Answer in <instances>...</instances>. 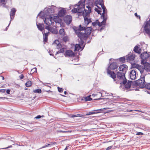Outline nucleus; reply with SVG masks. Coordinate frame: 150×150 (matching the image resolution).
Returning a JSON list of instances; mask_svg holds the SVG:
<instances>
[{
    "instance_id": "41",
    "label": "nucleus",
    "mask_w": 150,
    "mask_h": 150,
    "mask_svg": "<svg viewBox=\"0 0 150 150\" xmlns=\"http://www.w3.org/2000/svg\"><path fill=\"white\" fill-rule=\"evenodd\" d=\"M92 24L93 26H95L96 25H98V23L97 21V20L94 22L92 23Z\"/></svg>"
},
{
    "instance_id": "42",
    "label": "nucleus",
    "mask_w": 150,
    "mask_h": 150,
    "mask_svg": "<svg viewBox=\"0 0 150 150\" xmlns=\"http://www.w3.org/2000/svg\"><path fill=\"white\" fill-rule=\"evenodd\" d=\"M102 98H101V97H99L98 96H96V98L94 99L95 100H98L102 99Z\"/></svg>"
},
{
    "instance_id": "46",
    "label": "nucleus",
    "mask_w": 150,
    "mask_h": 150,
    "mask_svg": "<svg viewBox=\"0 0 150 150\" xmlns=\"http://www.w3.org/2000/svg\"><path fill=\"white\" fill-rule=\"evenodd\" d=\"M134 15L137 17V18H139V19L140 18V16L138 15L137 13H136L134 14Z\"/></svg>"
},
{
    "instance_id": "52",
    "label": "nucleus",
    "mask_w": 150,
    "mask_h": 150,
    "mask_svg": "<svg viewBox=\"0 0 150 150\" xmlns=\"http://www.w3.org/2000/svg\"><path fill=\"white\" fill-rule=\"evenodd\" d=\"M108 109V108H103L100 109L99 110H103L107 109Z\"/></svg>"
},
{
    "instance_id": "39",
    "label": "nucleus",
    "mask_w": 150,
    "mask_h": 150,
    "mask_svg": "<svg viewBox=\"0 0 150 150\" xmlns=\"http://www.w3.org/2000/svg\"><path fill=\"white\" fill-rule=\"evenodd\" d=\"M95 113H96L94 111H91V112H89L87 113L86 114V115H91Z\"/></svg>"
},
{
    "instance_id": "64",
    "label": "nucleus",
    "mask_w": 150,
    "mask_h": 150,
    "mask_svg": "<svg viewBox=\"0 0 150 150\" xmlns=\"http://www.w3.org/2000/svg\"><path fill=\"white\" fill-rule=\"evenodd\" d=\"M132 110H129V112H131L132 111Z\"/></svg>"
},
{
    "instance_id": "3",
    "label": "nucleus",
    "mask_w": 150,
    "mask_h": 150,
    "mask_svg": "<svg viewBox=\"0 0 150 150\" xmlns=\"http://www.w3.org/2000/svg\"><path fill=\"white\" fill-rule=\"evenodd\" d=\"M49 8H45L44 10V15L45 16L44 20L45 23L47 25L53 24L54 25V22L56 23H60L62 20L58 16H54L53 18L52 17L53 14L57 8L55 6L52 5L49 6Z\"/></svg>"
},
{
    "instance_id": "14",
    "label": "nucleus",
    "mask_w": 150,
    "mask_h": 150,
    "mask_svg": "<svg viewBox=\"0 0 150 150\" xmlns=\"http://www.w3.org/2000/svg\"><path fill=\"white\" fill-rule=\"evenodd\" d=\"M66 57H72L75 55V53L72 51L70 50H67L64 54Z\"/></svg>"
},
{
    "instance_id": "44",
    "label": "nucleus",
    "mask_w": 150,
    "mask_h": 150,
    "mask_svg": "<svg viewBox=\"0 0 150 150\" xmlns=\"http://www.w3.org/2000/svg\"><path fill=\"white\" fill-rule=\"evenodd\" d=\"M143 134L142 132H137L136 134V135H143Z\"/></svg>"
},
{
    "instance_id": "22",
    "label": "nucleus",
    "mask_w": 150,
    "mask_h": 150,
    "mask_svg": "<svg viewBox=\"0 0 150 150\" xmlns=\"http://www.w3.org/2000/svg\"><path fill=\"white\" fill-rule=\"evenodd\" d=\"M36 25L39 30L41 31H43V30L44 28V25L43 24L40 23L38 24L37 23H36Z\"/></svg>"
},
{
    "instance_id": "26",
    "label": "nucleus",
    "mask_w": 150,
    "mask_h": 150,
    "mask_svg": "<svg viewBox=\"0 0 150 150\" xmlns=\"http://www.w3.org/2000/svg\"><path fill=\"white\" fill-rule=\"evenodd\" d=\"M97 21L98 23V25L100 27L104 25L106 23V22L103 21L100 22L98 20H97Z\"/></svg>"
},
{
    "instance_id": "29",
    "label": "nucleus",
    "mask_w": 150,
    "mask_h": 150,
    "mask_svg": "<svg viewBox=\"0 0 150 150\" xmlns=\"http://www.w3.org/2000/svg\"><path fill=\"white\" fill-rule=\"evenodd\" d=\"M98 8L96 7L95 8L94 10L96 11L97 12L98 14H101V12H102V9L100 7H99V6L98 7Z\"/></svg>"
},
{
    "instance_id": "60",
    "label": "nucleus",
    "mask_w": 150,
    "mask_h": 150,
    "mask_svg": "<svg viewBox=\"0 0 150 150\" xmlns=\"http://www.w3.org/2000/svg\"><path fill=\"white\" fill-rule=\"evenodd\" d=\"M102 54V53H101V52H99L98 53V55H100L101 54Z\"/></svg>"
},
{
    "instance_id": "25",
    "label": "nucleus",
    "mask_w": 150,
    "mask_h": 150,
    "mask_svg": "<svg viewBox=\"0 0 150 150\" xmlns=\"http://www.w3.org/2000/svg\"><path fill=\"white\" fill-rule=\"evenodd\" d=\"M103 93H102L101 92H97L96 94H93L92 95V96H93L94 97H96V96H98L99 97H103Z\"/></svg>"
},
{
    "instance_id": "5",
    "label": "nucleus",
    "mask_w": 150,
    "mask_h": 150,
    "mask_svg": "<svg viewBox=\"0 0 150 150\" xmlns=\"http://www.w3.org/2000/svg\"><path fill=\"white\" fill-rule=\"evenodd\" d=\"M143 28L144 34H147L150 36V19L144 23Z\"/></svg>"
},
{
    "instance_id": "12",
    "label": "nucleus",
    "mask_w": 150,
    "mask_h": 150,
    "mask_svg": "<svg viewBox=\"0 0 150 150\" xmlns=\"http://www.w3.org/2000/svg\"><path fill=\"white\" fill-rule=\"evenodd\" d=\"M132 67L133 68H135V69H137L139 70L141 74H142L143 73L144 71V69L143 67L142 66L138 64H134L133 65Z\"/></svg>"
},
{
    "instance_id": "34",
    "label": "nucleus",
    "mask_w": 150,
    "mask_h": 150,
    "mask_svg": "<svg viewBox=\"0 0 150 150\" xmlns=\"http://www.w3.org/2000/svg\"><path fill=\"white\" fill-rule=\"evenodd\" d=\"M32 85V82L31 81H28L25 84L26 86L27 87L30 86Z\"/></svg>"
},
{
    "instance_id": "21",
    "label": "nucleus",
    "mask_w": 150,
    "mask_h": 150,
    "mask_svg": "<svg viewBox=\"0 0 150 150\" xmlns=\"http://www.w3.org/2000/svg\"><path fill=\"white\" fill-rule=\"evenodd\" d=\"M42 33L43 35L44 41L45 42H47V41L48 36L50 33L49 32L47 33H45V31H44L42 32Z\"/></svg>"
},
{
    "instance_id": "7",
    "label": "nucleus",
    "mask_w": 150,
    "mask_h": 150,
    "mask_svg": "<svg viewBox=\"0 0 150 150\" xmlns=\"http://www.w3.org/2000/svg\"><path fill=\"white\" fill-rule=\"evenodd\" d=\"M54 23V25L52 24L46 26L45 27V29L49 31L50 32L53 34H57L58 33V31H57L56 27H55L56 25V23Z\"/></svg>"
},
{
    "instance_id": "30",
    "label": "nucleus",
    "mask_w": 150,
    "mask_h": 150,
    "mask_svg": "<svg viewBox=\"0 0 150 150\" xmlns=\"http://www.w3.org/2000/svg\"><path fill=\"white\" fill-rule=\"evenodd\" d=\"M82 116V115L80 114H78L76 115H69V117L70 118H74L76 117H81Z\"/></svg>"
},
{
    "instance_id": "63",
    "label": "nucleus",
    "mask_w": 150,
    "mask_h": 150,
    "mask_svg": "<svg viewBox=\"0 0 150 150\" xmlns=\"http://www.w3.org/2000/svg\"><path fill=\"white\" fill-rule=\"evenodd\" d=\"M50 55L51 56H53V55H54L53 54H50Z\"/></svg>"
},
{
    "instance_id": "58",
    "label": "nucleus",
    "mask_w": 150,
    "mask_h": 150,
    "mask_svg": "<svg viewBox=\"0 0 150 150\" xmlns=\"http://www.w3.org/2000/svg\"><path fill=\"white\" fill-rule=\"evenodd\" d=\"M64 94L66 95L67 94V92L66 91H65L64 92Z\"/></svg>"
},
{
    "instance_id": "19",
    "label": "nucleus",
    "mask_w": 150,
    "mask_h": 150,
    "mask_svg": "<svg viewBox=\"0 0 150 150\" xmlns=\"http://www.w3.org/2000/svg\"><path fill=\"white\" fill-rule=\"evenodd\" d=\"M61 8L62 9L59 11L58 15L59 17H62L63 16L65 15L66 13V11L62 8Z\"/></svg>"
},
{
    "instance_id": "35",
    "label": "nucleus",
    "mask_w": 150,
    "mask_h": 150,
    "mask_svg": "<svg viewBox=\"0 0 150 150\" xmlns=\"http://www.w3.org/2000/svg\"><path fill=\"white\" fill-rule=\"evenodd\" d=\"M7 0H0V4H2L3 5V6H4L6 4Z\"/></svg>"
},
{
    "instance_id": "23",
    "label": "nucleus",
    "mask_w": 150,
    "mask_h": 150,
    "mask_svg": "<svg viewBox=\"0 0 150 150\" xmlns=\"http://www.w3.org/2000/svg\"><path fill=\"white\" fill-rule=\"evenodd\" d=\"M144 69L148 71L150 69V64L149 63H145L144 65Z\"/></svg>"
},
{
    "instance_id": "47",
    "label": "nucleus",
    "mask_w": 150,
    "mask_h": 150,
    "mask_svg": "<svg viewBox=\"0 0 150 150\" xmlns=\"http://www.w3.org/2000/svg\"><path fill=\"white\" fill-rule=\"evenodd\" d=\"M5 89H0V92L4 93L5 92Z\"/></svg>"
},
{
    "instance_id": "57",
    "label": "nucleus",
    "mask_w": 150,
    "mask_h": 150,
    "mask_svg": "<svg viewBox=\"0 0 150 150\" xmlns=\"http://www.w3.org/2000/svg\"><path fill=\"white\" fill-rule=\"evenodd\" d=\"M69 147V146H66L64 150H67L68 149V147Z\"/></svg>"
},
{
    "instance_id": "10",
    "label": "nucleus",
    "mask_w": 150,
    "mask_h": 150,
    "mask_svg": "<svg viewBox=\"0 0 150 150\" xmlns=\"http://www.w3.org/2000/svg\"><path fill=\"white\" fill-rule=\"evenodd\" d=\"M128 67L127 65L123 64L120 65L118 69L121 73H123L125 74L127 70Z\"/></svg>"
},
{
    "instance_id": "16",
    "label": "nucleus",
    "mask_w": 150,
    "mask_h": 150,
    "mask_svg": "<svg viewBox=\"0 0 150 150\" xmlns=\"http://www.w3.org/2000/svg\"><path fill=\"white\" fill-rule=\"evenodd\" d=\"M140 46L139 45L136 46L134 48L133 51L136 53L140 54L142 52V50Z\"/></svg>"
},
{
    "instance_id": "56",
    "label": "nucleus",
    "mask_w": 150,
    "mask_h": 150,
    "mask_svg": "<svg viewBox=\"0 0 150 150\" xmlns=\"http://www.w3.org/2000/svg\"><path fill=\"white\" fill-rule=\"evenodd\" d=\"M32 70H34V72H35L37 71V69L36 68H34L32 69Z\"/></svg>"
},
{
    "instance_id": "45",
    "label": "nucleus",
    "mask_w": 150,
    "mask_h": 150,
    "mask_svg": "<svg viewBox=\"0 0 150 150\" xmlns=\"http://www.w3.org/2000/svg\"><path fill=\"white\" fill-rule=\"evenodd\" d=\"M50 145H51L50 144H47V145H45V146H42V148H45V147H47L49 146Z\"/></svg>"
},
{
    "instance_id": "13",
    "label": "nucleus",
    "mask_w": 150,
    "mask_h": 150,
    "mask_svg": "<svg viewBox=\"0 0 150 150\" xmlns=\"http://www.w3.org/2000/svg\"><path fill=\"white\" fill-rule=\"evenodd\" d=\"M135 57V55L134 54H132L131 52H130L128 55L127 56L126 59L127 62H130L133 61L134 60Z\"/></svg>"
},
{
    "instance_id": "33",
    "label": "nucleus",
    "mask_w": 150,
    "mask_h": 150,
    "mask_svg": "<svg viewBox=\"0 0 150 150\" xmlns=\"http://www.w3.org/2000/svg\"><path fill=\"white\" fill-rule=\"evenodd\" d=\"M33 92L35 93H42V90L38 88L34 90Z\"/></svg>"
},
{
    "instance_id": "50",
    "label": "nucleus",
    "mask_w": 150,
    "mask_h": 150,
    "mask_svg": "<svg viewBox=\"0 0 150 150\" xmlns=\"http://www.w3.org/2000/svg\"><path fill=\"white\" fill-rule=\"evenodd\" d=\"M41 117V116L40 115H38L35 118H36V119H39V118H40Z\"/></svg>"
},
{
    "instance_id": "37",
    "label": "nucleus",
    "mask_w": 150,
    "mask_h": 150,
    "mask_svg": "<svg viewBox=\"0 0 150 150\" xmlns=\"http://www.w3.org/2000/svg\"><path fill=\"white\" fill-rule=\"evenodd\" d=\"M120 61L122 63H124L125 61V59L124 57H122L119 58Z\"/></svg>"
},
{
    "instance_id": "36",
    "label": "nucleus",
    "mask_w": 150,
    "mask_h": 150,
    "mask_svg": "<svg viewBox=\"0 0 150 150\" xmlns=\"http://www.w3.org/2000/svg\"><path fill=\"white\" fill-rule=\"evenodd\" d=\"M59 34L62 35H63L64 34V30L63 28L60 29L59 31Z\"/></svg>"
},
{
    "instance_id": "9",
    "label": "nucleus",
    "mask_w": 150,
    "mask_h": 150,
    "mask_svg": "<svg viewBox=\"0 0 150 150\" xmlns=\"http://www.w3.org/2000/svg\"><path fill=\"white\" fill-rule=\"evenodd\" d=\"M81 40V43L80 44H76L75 46L74 51H82L84 48L85 47V45H83L84 42L82 40V39H80Z\"/></svg>"
},
{
    "instance_id": "54",
    "label": "nucleus",
    "mask_w": 150,
    "mask_h": 150,
    "mask_svg": "<svg viewBox=\"0 0 150 150\" xmlns=\"http://www.w3.org/2000/svg\"><path fill=\"white\" fill-rule=\"evenodd\" d=\"M12 147V145H10V146H9L8 147L4 148V149H7V148H10L11 147Z\"/></svg>"
},
{
    "instance_id": "49",
    "label": "nucleus",
    "mask_w": 150,
    "mask_h": 150,
    "mask_svg": "<svg viewBox=\"0 0 150 150\" xmlns=\"http://www.w3.org/2000/svg\"><path fill=\"white\" fill-rule=\"evenodd\" d=\"M10 90L8 89L6 90V92L8 94H10Z\"/></svg>"
},
{
    "instance_id": "20",
    "label": "nucleus",
    "mask_w": 150,
    "mask_h": 150,
    "mask_svg": "<svg viewBox=\"0 0 150 150\" xmlns=\"http://www.w3.org/2000/svg\"><path fill=\"white\" fill-rule=\"evenodd\" d=\"M104 4L103 0H96L95 3H94V6L95 5L97 7H98V5L101 6Z\"/></svg>"
},
{
    "instance_id": "11",
    "label": "nucleus",
    "mask_w": 150,
    "mask_h": 150,
    "mask_svg": "<svg viewBox=\"0 0 150 150\" xmlns=\"http://www.w3.org/2000/svg\"><path fill=\"white\" fill-rule=\"evenodd\" d=\"M137 70L136 69L132 70L130 72L129 76L130 79L132 80H134L137 77Z\"/></svg>"
},
{
    "instance_id": "2",
    "label": "nucleus",
    "mask_w": 150,
    "mask_h": 150,
    "mask_svg": "<svg viewBox=\"0 0 150 150\" xmlns=\"http://www.w3.org/2000/svg\"><path fill=\"white\" fill-rule=\"evenodd\" d=\"M107 73L117 84L120 83L121 86L124 87L126 89L130 88L132 81H127V80L125 77V74L118 71L116 74L114 71L109 70L108 68L107 69Z\"/></svg>"
},
{
    "instance_id": "31",
    "label": "nucleus",
    "mask_w": 150,
    "mask_h": 150,
    "mask_svg": "<svg viewBox=\"0 0 150 150\" xmlns=\"http://www.w3.org/2000/svg\"><path fill=\"white\" fill-rule=\"evenodd\" d=\"M65 49L64 48H62L60 49L57 52L56 54H57L60 53H63L65 51Z\"/></svg>"
},
{
    "instance_id": "53",
    "label": "nucleus",
    "mask_w": 150,
    "mask_h": 150,
    "mask_svg": "<svg viewBox=\"0 0 150 150\" xmlns=\"http://www.w3.org/2000/svg\"><path fill=\"white\" fill-rule=\"evenodd\" d=\"M11 20L10 21V23H9L8 25L6 27V30H7V29L8 28V26H9L10 23H11Z\"/></svg>"
},
{
    "instance_id": "61",
    "label": "nucleus",
    "mask_w": 150,
    "mask_h": 150,
    "mask_svg": "<svg viewBox=\"0 0 150 150\" xmlns=\"http://www.w3.org/2000/svg\"><path fill=\"white\" fill-rule=\"evenodd\" d=\"M5 98V97H4V98L0 97V98Z\"/></svg>"
},
{
    "instance_id": "8",
    "label": "nucleus",
    "mask_w": 150,
    "mask_h": 150,
    "mask_svg": "<svg viewBox=\"0 0 150 150\" xmlns=\"http://www.w3.org/2000/svg\"><path fill=\"white\" fill-rule=\"evenodd\" d=\"M113 60H114V59H110V64L109 67L107 68V70L108 68L109 70L110 71V69L111 70H115L117 69V64L116 62H112Z\"/></svg>"
},
{
    "instance_id": "40",
    "label": "nucleus",
    "mask_w": 150,
    "mask_h": 150,
    "mask_svg": "<svg viewBox=\"0 0 150 150\" xmlns=\"http://www.w3.org/2000/svg\"><path fill=\"white\" fill-rule=\"evenodd\" d=\"M63 40L65 42H66L68 41V38L67 36H64L63 38Z\"/></svg>"
},
{
    "instance_id": "55",
    "label": "nucleus",
    "mask_w": 150,
    "mask_h": 150,
    "mask_svg": "<svg viewBox=\"0 0 150 150\" xmlns=\"http://www.w3.org/2000/svg\"><path fill=\"white\" fill-rule=\"evenodd\" d=\"M113 110H108L107 111V112H112V111Z\"/></svg>"
},
{
    "instance_id": "51",
    "label": "nucleus",
    "mask_w": 150,
    "mask_h": 150,
    "mask_svg": "<svg viewBox=\"0 0 150 150\" xmlns=\"http://www.w3.org/2000/svg\"><path fill=\"white\" fill-rule=\"evenodd\" d=\"M112 148V146H109L108 147H107L106 149V150H109L110 149Z\"/></svg>"
},
{
    "instance_id": "62",
    "label": "nucleus",
    "mask_w": 150,
    "mask_h": 150,
    "mask_svg": "<svg viewBox=\"0 0 150 150\" xmlns=\"http://www.w3.org/2000/svg\"><path fill=\"white\" fill-rule=\"evenodd\" d=\"M40 13H41V12H40V13H39L38 14V16H39L40 15Z\"/></svg>"
},
{
    "instance_id": "17",
    "label": "nucleus",
    "mask_w": 150,
    "mask_h": 150,
    "mask_svg": "<svg viewBox=\"0 0 150 150\" xmlns=\"http://www.w3.org/2000/svg\"><path fill=\"white\" fill-rule=\"evenodd\" d=\"M140 55L141 58L143 60L147 59L150 56L149 54L147 52L142 53Z\"/></svg>"
},
{
    "instance_id": "15",
    "label": "nucleus",
    "mask_w": 150,
    "mask_h": 150,
    "mask_svg": "<svg viewBox=\"0 0 150 150\" xmlns=\"http://www.w3.org/2000/svg\"><path fill=\"white\" fill-rule=\"evenodd\" d=\"M72 17L71 16L67 15L64 18V22L67 24H69L72 21Z\"/></svg>"
},
{
    "instance_id": "24",
    "label": "nucleus",
    "mask_w": 150,
    "mask_h": 150,
    "mask_svg": "<svg viewBox=\"0 0 150 150\" xmlns=\"http://www.w3.org/2000/svg\"><path fill=\"white\" fill-rule=\"evenodd\" d=\"M108 16L107 13L104 14L103 15V14H102V15L101 16V18L103 19V21L106 22V21L108 19Z\"/></svg>"
},
{
    "instance_id": "38",
    "label": "nucleus",
    "mask_w": 150,
    "mask_h": 150,
    "mask_svg": "<svg viewBox=\"0 0 150 150\" xmlns=\"http://www.w3.org/2000/svg\"><path fill=\"white\" fill-rule=\"evenodd\" d=\"M144 87L150 90V83H147L146 85L145 84Z\"/></svg>"
},
{
    "instance_id": "28",
    "label": "nucleus",
    "mask_w": 150,
    "mask_h": 150,
    "mask_svg": "<svg viewBox=\"0 0 150 150\" xmlns=\"http://www.w3.org/2000/svg\"><path fill=\"white\" fill-rule=\"evenodd\" d=\"M100 6L101 7V8H102V9L103 11V12L102 14L103 15L104 14L107 13V11L105 6H104V4L101 6Z\"/></svg>"
},
{
    "instance_id": "6",
    "label": "nucleus",
    "mask_w": 150,
    "mask_h": 150,
    "mask_svg": "<svg viewBox=\"0 0 150 150\" xmlns=\"http://www.w3.org/2000/svg\"><path fill=\"white\" fill-rule=\"evenodd\" d=\"M145 82L144 76H143L139 79L134 81V84L136 86H139L140 88H143L145 86Z\"/></svg>"
},
{
    "instance_id": "1",
    "label": "nucleus",
    "mask_w": 150,
    "mask_h": 150,
    "mask_svg": "<svg viewBox=\"0 0 150 150\" xmlns=\"http://www.w3.org/2000/svg\"><path fill=\"white\" fill-rule=\"evenodd\" d=\"M85 1L80 0L77 4L74 5L75 7L76 6L77 8H74L71 10L72 12L74 13H80L83 12V16L84 18V23L85 25H88L91 22V18L89 17V15L91 11V8L90 6L88 5L86 6L88 10L84 9Z\"/></svg>"
},
{
    "instance_id": "48",
    "label": "nucleus",
    "mask_w": 150,
    "mask_h": 150,
    "mask_svg": "<svg viewBox=\"0 0 150 150\" xmlns=\"http://www.w3.org/2000/svg\"><path fill=\"white\" fill-rule=\"evenodd\" d=\"M19 77L21 79H22L23 78L24 76L23 74H21L20 76Z\"/></svg>"
},
{
    "instance_id": "4",
    "label": "nucleus",
    "mask_w": 150,
    "mask_h": 150,
    "mask_svg": "<svg viewBox=\"0 0 150 150\" xmlns=\"http://www.w3.org/2000/svg\"><path fill=\"white\" fill-rule=\"evenodd\" d=\"M92 29L91 27L86 28L85 27H81V25H79V29H74L78 36L81 39L86 38L90 34Z\"/></svg>"
},
{
    "instance_id": "27",
    "label": "nucleus",
    "mask_w": 150,
    "mask_h": 150,
    "mask_svg": "<svg viewBox=\"0 0 150 150\" xmlns=\"http://www.w3.org/2000/svg\"><path fill=\"white\" fill-rule=\"evenodd\" d=\"M91 95H90L84 98H82L81 100H84L85 101H91L92 100V99L90 97Z\"/></svg>"
},
{
    "instance_id": "32",
    "label": "nucleus",
    "mask_w": 150,
    "mask_h": 150,
    "mask_svg": "<svg viewBox=\"0 0 150 150\" xmlns=\"http://www.w3.org/2000/svg\"><path fill=\"white\" fill-rule=\"evenodd\" d=\"M55 43L57 44V48H60L62 47V45L60 43H59L58 40H56L55 41Z\"/></svg>"
},
{
    "instance_id": "59",
    "label": "nucleus",
    "mask_w": 150,
    "mask_h": 150,
    "mask_svg": "<svg viewBox=\"0 0 150 150\" xmlns=\"http://www.w3.org/2000/svg\"><path fill=\"white\" fill-rule=\"evenodd\" d=\"M1 77L2 78V80H4V77L3 76H2Z\"/></svg>"
},
{
    "instance_id": "18",
    "label": "nucleus",
    "mask_w": 150,
    "mask_h": 150,
    "mask_svg": "<svg viewBox=\"0 0 150 150\" xmlns=\"http://www.w3.org/2000/svg\"><path fill=\"white\" fill-rule=\"evenodd\" d=\"M16 11V10L15 8H13L11 9L10 13V16L11 21L13 19Z\"/></svg>"
},
{
    "instance_id": "43",
    "label": "nucleus",
    "mask_w": 150,
    "mask_h": 150,
    "mask_svg": "<svg viewBox=\"0 0 150 150\" xmlns=\"http://www.w3.org/2000/svg\"><path fill=\"white\" fill-rule=\"evenodd\" d=\"M58 89L59 92H61L63 91V89L62 88H60L59 87H58Z\"/></svg>"
}]
</instances>
